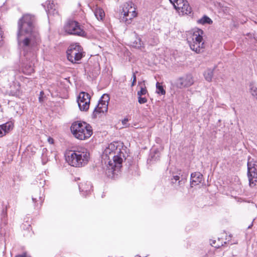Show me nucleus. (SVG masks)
Masks as SVG:
<instances>
[{"label":"nucleus","instance_id":"ddd939ff","mask_svg":"<svg viewBox=\"0 0 257 257\" xmlns=\"http://www.w3.org/2000/svg\"><path fill=\"white\" fill-rule=\"evenodd\" d=\"M32 199L35 209H40L44 200V195L42 193L40 187H37L34 190Z\"/></svg>","mask_w":257,"mask_h":257},{"label":"nucleus","instance_id":"a18cd8bd","mask_svg":"<svg viewBox=\"0 0 257 257\" xmlns=\"http://www.w3.org/2000/svg\"><path fill=\"white\" fill-rule=\"evenodd\" d=\"M6 135V133H5L3 130L1 129V127H0V137H2L4 135Z\"/></svg>","mask_w":257,"mask_h":257},{"label":"nucleus","instance_id":"473e14b6","mask_svg":"<svg viewBox=\"0 0 257 257\" xmlns=\"http://www.w3.org/2000/svg\"><path fill=\"white\" fill-rule=\"evenodd\" d=\"M142 40L138 36L136 37V39L132 43V46L136 48H140L142 47Z\"/></svg>","mask_w":257,"mask_h":257},{"label":"nucleus","instance_id":"f3484780","mask_svg":"<svg viewBox=\"0 0 257 257\" xmlns=\"http://www.w3.org/2000/svg\"><path fill=\"white\" fill-rule=\"evenodd\" d=\"M203 175L199 172H195L191 173L190 179L191 187H193V186L199 185L201 183L203 180Z\"/></svg>","mask_w":257,"mask_h":257},{"label":"nucleus","instance_id":"6ab92c4d","mask_svg":"<svg viewBox=\"0 0 257 257\" xmlns=\"http://www.w3.org/2000/svg\"><path fill=\"white\" fill-rule=\"evenodd\" d=\"M170 3L173 4L174 9L180 14V11H182L183 6L186 4L188 5L187 0H169Z\"/></svg>","mask_w":257,"mask_h":257},{"label":"nucleus","instance_id":"0eeeda50","mask_svg":"<svg viewBox=\"0 0 257 257\" xmlns=\"http://www.w3.org/2000/svg\"><path fill=\"white\" fill-rule=\"evenodd\" d=\"M111 156L113 159V161H109L108 162L106 173H111L112 175L114 176L116 173V172H118L122 167V157L125 158V156L122 152V153H118V154H114Z\"/></svg>","mask_w":257,"mask_h":257},{"label":"nucleus","instance_id":"a878e982","mask_svg":"<svg viewBox=\"0 0 257 257\" xmlns=\"http://www.w3.org/2000/svg\"><path fill=\"white\" fill-rule=\"evenodd\" d=\"M182 9H183L182 10V11H180V15H186L190 16L191 14H193L192 9L191 7V6H190L188 2V5H186V4H185V5H184L183 6Z\"/></svg>","mask_w":257,"mask_h":257},{"label":"nucleus","instance_id":"423d86ee","mask_svg":"<svg viewBox=\"0 0 257 257\" xmlns=\"http://www.w3.org/2000/svg\"><path fill=\"white\" fill-rule=\"evenodd\" d=\"M81 50L82 48L79 44L70 45L66 52L67 59L73 64L78 63L77 62L85 56L84 53Z\"/></svg>","mask_w":257,"mask_h":257},{"label":"nucleus","instance_id":"5701e85b","mask_svg":"<svg viewBox=\"0 0 257 257\" xmlns=\"http://www.w3.org/2000/svg\"><path fill=\"white\" fill-rule=\"evenodd\" d=\"M105 106L103 107H100V106H98V105H97L92 112V118L95 119L99 115L103 114L104 112H107V108H105Z\"/></svg>","mask_w":257,"mask_h":257},{"label":"nucleus","instance_id":"393cba45","mask_svg":"<svg viewBox=\"0 0 257 257\" xmlns=\"http://www.w3.org/2000/svg\"><path fill=\"white\" fill-rule=\"evenodd\" d=\"M197 23L199 24L204 25H212L213 21L207 16L204 15L201 19L197 21Z\"/></svg>","mask_w":257,"mask_h":257},{"label":"nucleus","instance_id":"cd10ccee","mask_svg":"<svg viewBox=\"0 0 257 257\" xmlns=\"http://www.w3.org/2000/svg\"><path fill=\"white\" fill-rule=\"evenodd\" d=\"M94 15L98 20H102L105 16L104 11L100 8L95 9Z\"/></svg>","mask_w":257,"mask_h":257},{"label":"nucleus","instance_id":"72a5a7b5","mask_svg":"<svg viewBox=\"0 0 257 257\" xmlns=\"http://www.w3.org/2000/svg\"><path fill=\"white\" fill-rule=\"evenodd\" d=\"M21 94L20 90V86L18 87V88L13 90L12 88H11V90L9 92V95L15 96V97H19Z\"/></svg>","mask_w":257,"mask_h":257},{"label":"nucleus","instance_id":"1a4fd4ad","mask_svg":"<svg viewBox=\"0 0 257 257\" xmlns=\"http://www.w3.org/2000/svg\"><path fill=\"white\" fill-rule=\"evenodd\" d=\"M133 4L131 2L130 4L127 3L124 5L121 12V15H123L121 18V21L124 22L127 24H130L132 20L137 15L135 9L133 8L132 6Z\"/></svg>","mask_w":257,"mask_h":257},{"label":"nucleus","instance_id":"f8f14e48","mask_svg":"<svg viewBox=\"0 0 257 257\" xmlns=\"http://www.w3.org/2000/svg\"><path fill=\"white\" fill-rule=\"evenodd\" d=\"M34 63L32 60L29 58L28 56L24 55V58L22 59V70L26 75H31L34 72Z\"/></svg>","mask_w":257,"mask_h":257},{"label":"nucleus","instance_id":"2eb2a0df","mask_svg":"<svg viewBox=\"0 0 257 257\" xmlns=\"http://www.w3.org/2000/svg\"><path fill=\"white\" fill-rule=\"evenodd\" d=\"M93 186L90 182H82L79 184V189L82 195L86 196L93 191Z\"/></svg>","mask_w":257,"mask_h":257},{"label":"nucleus","instance_id":"58836bf2","mask_svg":"<svg viewBox=\"0 0 257 257\" xmlns=\"http://www.w3.org/2000/svg\"><path fill=\"white\" fill-rule=\"evenodd\" d=\"M187 182V177H185L184 178H182L181 179V180H180L178 181V185L180 186V187H182L184 185V184H185V183Z\"/></svg>","mask_w":257,"mask_h":257},{"label":"nucleus","instance_id":"f257e3e1","mask_svg":"<svg viewBox=\"0 0 257 257\" xmlns=\"http://www.w3.org/2000/svg\"><path fill=\"white\" fill-rule=\"evenodd\" d=\"M35 24V17L30 14L23 15L18 22L17 38L26 56L37 49L40 43L39 33Z\"/></svg>","mask_w":257,"mask_h":257},{"label":"nucleus","instance_id":"9b49d317","mask_svg":"<svg viewBox=\"0 0 257 257\" xmlns=\"http://www.w3.org/2000/svg\"><path fill=\"white\" fill-rule=\"evenodd\" d=\"M247 176L249 186L251 187H256L257 186V165L256 164L248 162Z\"/></svg>","mask_w":257,"mask_h":257},{"label":"nucleus","instance_id":"bb28decb","mask_svg":"<svg viewBox=\"0 0 257 257\" xmlns=\"http://www.w3.org/2000/svg\"><path fill=\"white\" fill-rule=\"evenodd\" d=\"M1 129L3 130L5 133H7L9 131L13 130L14 127V123L12 121H8L4 124L0 125Z\"/></svg>","mask_w":257,"mask_h":257},{"label":"nucleus","instance_id":"20e7f679","mask_svg":"<svg viewBox=\"0 0 257 257\" xmlns=\"http://www.w3.org/2000/svg\"><path fill=\"white\" fill-rule=\"evenodd\" d=\"M204 32L202 29L197 28L193 33L192 36L187 39L190 49L199 54L204 51V42L203 41Z\"/></svg>","mask_w":257,"mask_h":257},{"label":"nucleus","instance_id":"de8ad7c7","mask_svg":"<svg viewBox=\"0 0 257 257\" xmlns=\"http://www.w3.org/2000/svg\"><path fill=\"white\" fill-rule=\"evenodd\" d=\"M137 169L138 168L136 166H132L131 167L129 168V172H130L132 169Z\"/></svg>","mask_w":257,"mask_h":257},{"label":"nucleus","instance_id":"49530a36","mask_svg":"<svg viewBox=\"0 0 257 257\" xmlns=\"http://www.w3.org/2000/svg\"><path fill=\"white\" fill-rule=\"evenodd\" d=\"M227 241H228V244L230 243V244H237V240H233V242H230V240H228Z\"/></svg>","mask_w":257,"mask_h":257},{"label":"nucleus","instance_id":"4be33fe9","mask_svg":"<svg viewBox=\"0 0 257 257\" xmlns=\"http://www.w3.org/2000/svg\"><path fill=\"white\" fill-rule=\"evenodd\" d=\"M90 98L91 97L89 93L84 91H81L77 97V101L78 103H83L87 102L89 99L90 100Z\"/></svg>","mask_w":257,"mask_h":257},{"label":"nucleus","instance_id":"e433bc0d","mask_svg":"<svg viewBox=\"0 0 257 257\" xmlns=\"http://www.w3.org/2000/svg\"><path fill=\"white\" fill-rule=\"evenodd\" d=\"M251 93L252 95L257 100V87L252 86L251 89Z\"/></svg>","mask_w":257,"mask_h":257},{"label":"nucleus","instance_id":"864d4df0","mask_svg":"<svg viewBox=\"0 0 257 257\" xmlns=\"http://www.w3.org/2000/svg\"><path fill=\"white\" fill-rule=\"evenodd\" d=\"M229 237H232L231 235V234L229 235Z\"/></svg>","mask_w":257,"mask_h":257},{"label":"nucleus","instance_id":"f704fd0d","mask_svg":"<svg viewBox=\"0 0 257 257\" xmlns=\"http://www.w3.org/2000/svg\"><path fill=\"white\" fill-rule=\"evenodd\" d=\"M8 206L7 205H4L3 206V209L2 210L1 213V218L3 220H5V219L7 217L8 213H7Z\"/></svg>","mask_w":257,"mask_h":257},{"label":"nucleus","instance_id":"09e8293b","mask_svg":"<svg viewBox=\"0 0 257 257\" xmlns=\"http://www.w3.org/2000/svg\"><path fill=\"white\" fill-rule=\"evenodd\" d=\"M128 121V119L127 118H124L123 120H122V123L123 125H125L126 123V122Z\"/></svg>","mask_w":257,"mask_h":257},{"label":"nucleus","instance_id":"7c9ffc66","mask_svg":"<svg viewBox=\"0 0 257 257\" xmlns=\"http://www.w3.org/2000/svg\"><path fill=\"white\" fill-rule=\"evenodd\" d=\"M210 244L215 248H219L220 247L223 246V244L222 241H220V239L218 238L217 240L215 239H210Z\"/></svg>","mask_w":257,"mask_h":257},{"label":"nucleus","instance_id":"37998d69","mask_svg":"<svg viewBox=\"0 0 257 257\" xmlns=\"http://www.w3.org/2000/svg\"><path fill=\"white\" fill-rule=\"evenodd\" d=\"M15 257H31V256L28 255L26 252H23L22 254L17 255Z\"/></svg>","mask_w":257,"mask_h":257},{"label":"nucleus","instance_id":"aec40b11","mask_svg":"<svg viewBox=\"0 0 257 257\" xmlns=\"http://www.w3.org/2000/svg\"><path fill=\"white\" fill-rule=\"evenodd\" d=\"M21 228L24 236H31L32 235V226L28 221L23 223L21 225Z\"/></svg>","mask_w":257,"mask_h":257},{"label":"nucleus","instance_id":"a211bd4d","mask_svg":"<svg viewBox=\"0 0 257 257\" xmlns=\"http://www.w3.org/2000/svg\"><path fill=\"white\" fill-rule=\"evenodd\" d=\"M160 155L161 153L158 149L151 151L147 160V163L151 165L159 161L160 160Z\"/></svg>","mask_w":257,"mask_h":257},{"label":"nucleus","instance_id":"c03bdc74","mask_svg":"<svg viewBox=\"0 0 257 257\" xmlns=\"http://www.w3.org/2000/svg\"><path fill=\"white\" fill-rule=\"evenodd\" d=\"M48 142L50 144H53L54 143V139L49 137L48 138Z\"/></svg>","mask_w":257,"mask_h":257},{"label":"nucleus","instance_id":"412c9836","mask_svg":"<svg viewBox=\"0 0 257 257\" xmlns=\"http://www.w3.org/2000/svg\"><path fill=\"white\" fill-rule=\"evenodd\" d=\"M109 95L107 94H104L101 96L100 99L99 100L97 105L100 107H103L105 106V108H107V111L108 101H109Z\"/></svg>","mask_w":257,"mask_h":257},{"label":"nucleus","instance_id":"39448f33","mask_svg":"<svg viewBox=\"0 0 257 257\" xmlns=\"http://www.w3.org/2000/svg\"><path fill=\"white\" fill-rule=\"evenodd\" d=\"M64 32L68 35H75L83 38H87V33L81 27L80 24L74 20H69L65 24Z\"/></svg>","mask_w":257,"mask_h":257},{"label":"nucleus","instance_id":"8fccbe9b","mask_svg":"<svg viewBox=\"0 0 257 257\" xmlns=\"http://www.w3.org/2000/svg\"><path fill=\"white\" fill-rule=\"evenodd\" d=\"M46 151H47V149H46V148H44V149H43V153H44V152H45Z\"/></svg>","mask_w":257,"mask_h":257},{"label":"nucleus","instance_id":"603ef678","mask_svg":"<svg viewBox=\"0 0 257 257\" xmlns=\"http://www.w3.org/2000/svg\"><path fill=\"white\" fill-rule=\"evenodd\" d=\"M135 257H141L139 254H137Z\"/></svg>","mask_w":257,"mask_h":257},{"label":"nucleus","instance_id":"9d476101","mask_svg":"<svg viewBox=\"0 0 257 257\" xmlns=\"http://www.w3.org/2000/svg\"><path fill=\"white\" fill-rule=\"evenodd\" d=\"M194 84V78L192 75L188 73L177 79L176 86L180 89L188 88Z\"/></svg>","mask_w":257,"mask_h":257},{"label":"nucleus","instance_id":"b1692460","mask_svg":"<svg viewBox=\"0 0 257 257\" xmlns=\"http://www.w3.org/2000/svg\"><path fill=\"white\" fill-rule=\"evenodd\" d=\"M139 85H141L140 90L137 92L138 96H145L146 94L149 95L148 91L145 85V81L139 82Z\"/></svg>","mask_w":257,"mask_h":257},{"label":"nucleus","instance_id":"ea45409f","mask_svg":"<svg viewBox=\"0 0 257 257\" xmlns=\"http://www.w3.org/2000/svg\"><path fill=\"white\" fill-rule=\"evenodd\" d=\"M180 179V177L178 175L173 176V178H171V183L172 184H175L176 183L177 181H179Z\"/></svg>","mask_w":257,"mask_h":257},{"label":"nucleus","instance_id":"dca6fc26","mask_svg":"<svg viewBox=\"0 0 257 257\" xmlns=\"http://www.w3.org/2000/svg\"><path fill=\"white\" fill-rule=\"evenodd\" d=\"M47 9L46 10L48 16H54L58 14L57 6L53 0H47L46 2Z\"/></svg>","mask_w":257,"mask_h":257},{"label":"nucleus","instance_id":"5fc2aeb1","mask_svg":"<svg viewBox=\"0 0 257 257\" xmlns=\"http://www.w3.org/2000/svg\"><path fill=\"white\" fill-rule=\"evenodd\" d=\"M108 159H109V158H110V156H108Z\"/></svg>","mask_w":257,"mask_h":257},{"label":"nucleus","instance_id":"a19ab883","mask_svg":"<svg viewBox=\"0 0 257 257\" xmlns=\"http://www.w3.org/2000/svg\"><path fill=\"white\" fill-rule=\"evenodd\" d=\"M4 33L2 30V28L0 27V47L3 44V37L4 36Z\"/></svg>","mask_w":257,"mask_h":257},{"label":"nucleus","instance_id":"4c0bfd02","mask_svg":"<svg viewBox=\"0 0 257 257\" xmlns=\"http://www.w3.org/2000/svg\"><path fill=\"white\" fill-rule=\"evenodd\" d=\"M138 72V71H136L135 72H133V76H132L133 81H132V82L131 84V87L134 86L136 84V82H137L136 73H137Z\"/></svg>","mask_w":257,"mask_h":257},{"label":"nucleus","instance_id":"c756f323","mask_svg":"<svg viewBox=\"0 0 257 257\" xmlns=\"http://www.w3.org/2000/svg\"><path fill=\"white\" fill-rule=\"evenodd\" d=\"M90 101V100H89L87 102L78 103L80 110L81 111H87L89 108Z\"/></svg>","mask_w":257,"mask_h":257},{"label":"nucleus","instance_id":"3c124183","mask_svg":"<svg viewBox=\"0 0 257 257\" xmlns=\"http://www.w3.org/2000/svg\"><path fill=\"white\" fill-rule=\"evenodd\" d=\"M134 175H139L138 172H137V171H136V172H135V174H134Z\"/></svg>","mask_w":257,"mask_h":257},{"label":"nucleus","instance_id":"4468645a","mask_svg":"<svg viewBox=\"0 0 257 257\" xmlns=\"http://www.w3.org/2000/svg\"><path fill=\"white\" fill-rule=\"evenodd\" d=\"M120 146L119 145L118 143L113 142L110 144L108 147L105 150L104 153L106 156L111 155L113 154H118V153H122L121 151Z\"/></svg>","mask_w":257,"mask_h":257},{"label":"nucleus","instance_id":"2f4dec72","mask_svg":"<svg viewBox=\"0 0 257 257\" xmlns=\"http://www.w3.org/2000/svg\"><path fill=\"white\" fill-rule=\"evenodd\" d=\"M156 92L161 95H165L166 94V90L164 89L163 86L159 83H156Z\"/></svg>","mask_w":257,"mask_h":257},{"label":"nucleus","instance_id":"79ce46f5","mask_svg":"<svg viewBox=\"0 0 257 257\" xmlns=\"http://www.w3.org/2000/svg\"><path fill=\"white\" fill-rule=\"evenodd\" d=\"M44 92L43 91L40 92V96L39 97V102L42 103L43 102V95H44Z\"/></svg>","mask_w":257,"mask_h":257},{"label":"nucleus","instance_id":"f03ea898","mask_svg":"<svg viewBox=\"0 0 257 257\" xmlns=\"http://www.w3.org/2000/svg\"><path fill=\"white\" fill-rule=\"evenodd\" d=\"M66 160L70 165L75 167H82L87 164L90 158V154L85 148H77L70 150L67 153Z\"/></svg>","mask_w":257,"mask_h":257},{"label":"nucleus","instance_id":"c9c22d12","mask_svg":"<svg viewBox=\"0 0 257 257\" xmlns=\"http://www.w3.org/2000/svg\"><path fill=\"white\" fill-rule=\"evenodd\" d=\"M138 102L141 104L146 103L148 101V99L145 96H138Z\"/></svg>","mask_w":257,"mask_h":257},{"label":"nucleus","instance_id":"c85d7f7f","mask_svg":"<svg viewBox=\"0 0 257 257\" xmlns=\"http://www.w3.org/2000/svg\"><path fill=\"white\" fill-rule=\"evenodd\" d=\"M203 75L206 80L208 82L211 81L213 75V70L211 69L206 70L204 71Z\"/></svg>","mask_w":257,"mask_h":257},{"label":"nucleus","instance_id":"6e6552de","mask_svg":"<svg viewBox=\"0 0 257 257\" xmlns=\"http://www.w3.org/2000/svg\"><path fill=\"white\" fill-rule=\"evenodd\" d=\"M84 69L85 73L92 79L96 78L100 72V67L98 62L88 61L85 65Z\"/></svg>","mask_w":257,"mask_h":257},{"label":"nucleus","instance_id":"7ed1b4c3","mask_svg":"<svg viewBox=\"0 0 257 257\" xmlns=\"http://www.w3.org/2000/svg\"><path fill=\"white\" fill-rule=\"evenodd\" d=\"M70 130L74 137L80 140H86L93 134L92 126L89 123L81 121L73 122Z\"/></svg>","mask_w":257,"mask_h":257}]
</instances>
